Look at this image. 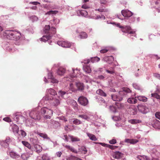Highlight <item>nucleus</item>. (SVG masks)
<instances>
[{
	"label": "nucleus",
	"instance_id": "obj_49",
	"mask_svg": "<svg viewBox=\"0 0 160 160\" xmlns=\"http://www.w3.org/2000/svg\"><path fill=\"white\" fill-rule=\"evenodd\" d=\"M5 140L6 142H7V143L8 145H9L10 142L13 141L14 139L12 137H7L6 138Z\"/></svg>",
	"mask_w": 160,
	"mask_h": 160
},
{
	"label": "nucleus",
	"instance_id": "obj_62",
	"mask_svg": "<svg viewBox=\"0 0 160 160\" xmlns=\"http://www.w3.org/2000/svg\"><path fill=\"white\" fill-rule=\"evenodd\" d=\"M133 86L135 89L139 90L140 89V86L137 83H133L132 84Z\"/></svg>",
	"mask_w": 160,
	"mask_h": 160
},
{
	"label": "nucleus",
	"instance_id": "obj_8",
	"mask_svg": "<svg viewBox=\"0 0 160 160\" xmlns=\"http://www.w3.org/2000/svg\"><path fill=\"white\" fill-rule=\"evenodd\" d=\"M43 32L44 33L47 34V35H50L52 36L53 34H55L56 31V29L55 28L50 27L49 25H45L43 29Z\"/></svg>",
	"mask_w": 160,
	"mask_h": 160
},
{
	"label": "nucleus",
	"instance_id": "obj_15",
	"mask_svg": "<svg viewBox=\"0 0 160 160\" xmlns=\"http://www.w3.org/2000/svg\"><path fill=\"white\" fill-rule=\"evenodd\" d=\"M121 12L123 16L126 18H129L133 14V13L132 12L127 9L122 10Z\"/></svg>",
	"mask_w": 160,
	"mask_h": 160
},
{
	"label": "nucleus",
	"instance_id": "obj_52",
	"mask_svg": "<svg viewBox=\"0 0 160 160\" xmlns=\"http://www.w3.org/2000/svg\"><path fill=\"white\" fill-rule=\"evenodd\" d=\"M20 118H19V123H22V122H24L25 121L26 122L27 120L26 119V118L24 117L20 114Z\"/></svg>",
	"mask_w": 160,
	"mask_h": 160
},
{
	"label": "nucleus",
	"instance_id": "obj_25",
	"mask_svg": "<svg viewBox=\"0 0 160 160\" xmlns=\"http://www.w3.org/2000/svg\"><path fill=\"white\" fill-rule=\"evenodd\" d=\"M46 92L48 94H50L52 96H55L57 94L56 91L52 88L47 89Z\"/></svg>",
	"mask_w": 160,
	"mask_h": 160
},
{
	"label": "nucleus",
	"instance_id": "obj_1",
	"mask_svg": "<svg viewBox=\"0 0 160 160\" xmlns=\"http://www.w3.org/2000/svg\"><path fill=\"white\" fill-rule=\"evenodd\" d=\"M110 23L113 25H115L117 27L120 28L121 31L123 33L127 34L128 37H130L131 36L136 37V35L135 33L136 30L132 29L130 26H122L120 25V23H116L115 22H113Z\"/></svg>",
	"mask_w": 160,
	"mask_h": 160
},
{
	"label": "nucleus",
	"instance_id": "obj_7",
	"mask_svg": "<svg viewBox=\"0 0 160 160\" xmlns=\"http://www.w3.org/2000/svg\"><path fill=\"white\" fill-rule=\"evenodd\" d=\"M57 44L59 46L65 48H71L76 51L75 44L74 43H71L67 41H58L57 42Z\"/></svg>",
	"mask_w": 160,
	"mask_h": 160
},
{
	"label": "nucleus",
	"instance_id": "obj_13",
	"mask_svg": "<svg viewBox=\"0 0 160 160\" xmlns=\"http://www.w3.org/2000/svg\"><path fill=\"white\" fill-rule=\"evenodd\" d=\"M48 79L51 82L53 83H58V81L54 77L52 72H48Z\"/></svg>",
	"mask_w": 160,
	"mask_h": 160
},
{
	"label": "nucleus",
	"instance_id": "obj_53",
	"mask_svg": "<svg viewBox=\"0 0 160 160\" xmlns=\"http://www.w3.org/2000/svg\"><path fill=\"white\" fill-rule=\"evenodd\" d=\"M22 143L25 146L27 147L28 148L30 149L31 148L30 145L27 142L24 141H22Z\"/></svg>",
	"mask_w": 160,
	"mask_h": 160
},
{
	"label": "nucleus",
	"instance_id": "obj_16",
	"mask_svg": "<svg viewBox=\"0 0 160 160\" xmlns=\"http://www.w3.org/2000/svg\"><path fill=\"white\" fill-rule=\"evenodd\" d=\"M51 99L49 100L50 101V103L53 106L57 107L60 104V100L58 99L54 98L53 97L51 98Z\"/></svg>",
	"mask_w": 160,
	"mask_h": 160
},
{
	"label": "nucleus",
	"instance_id": "obj_19",
	"mask_svg": "<svg viewBox=\"0 0 160 160\" xmlns=\"http://www.w3.org/2000/svg\"><path fill=\"white\" fill-rule=\"evenodd\" d=\"M77 13L78 16L85 17H86L88 14L87 11L85 10H78L77 11Z\"/></svg>",
	"mask_w": 160,
	"mask_h": 160
},
{
	"label": "nucleus",
	"instance_id": "obj_46",
	"mask_svg": "<svg viewBox=\"0 0 160 160\" xmlns=\"http://www.w3.org/2000/svg\"><path fill=\"white\" fill-rule=\"evenodd\" d=\"M110 47H105L104 48H102L100 51V52L102 53H104L108 52V51L110 49Z\"/></svg>",
	"mask_w": 160,
	"mask_h": 160
},
{
	"label": "nucleus",
	"instance_id": "obj_26",
	"mask_svg": "<svg viewBox=\"0 0 160 160\" xmlns=\"http://www.w3.org/2000/svg\"><path fill=\"white\" fill-rule=\"evenodd\" d=\"M125 142L132 144H135L138 142V140L136 139H126Z\"/></svg>",
	"mask_w": 160,
	"mask_h": 160
},
{
	"label": "nucleus",
	"instance_id": "obj_51",
	"mask_svg": "<svg viewBox=\"0 0 160 160\" xmlns=\"http://www.w3.org/2000/svg\"><path fill=\"white\" fill-rule=\"evenodd\" d=\"M58 12V11L56 10L52 11L50 10L47 12L45 13V15H54L56 14Z\"/></svg>",
	"mask_w": 160,
	"mask_h": 160
},
{
	"label": "nucleus",
	"instance_id": "obj_64",
	"mask_svg": "<svg viewBox=\"0 0 160 160\" xmlns=\"http://www.w3.org/2000/svg\"><path fill=\"white\" fill-rule=\"evenodd\" d=\"M153 76L156 78L160 80V74L158 73H154L153 74Z\"/></svg>",
	"mask_w": 160,
	"mask_h": 160
},
{
	"label": "nucleus",
	"instance_id": "obj_59",
	"mask_svg": "<svg viewBox=\"0 0 160 160\" xmlns=\"http://www.w3.org/2000/svg\"><path fill=\"white\" fill-rule=\"evenodd\" d=\"M35 147L36 148L37 151L38 152H40L42 151V147L38 145H36L35 146Z\"/></svg>",
	"mask_w": 160,
	"mask_h": 160
},
{
	"label": "nucleus",
	"instance_id": "obj_47",
	"mask_svg": "<svg viewBox=\"0 0 160 160\" xmlns=\"http://www.w3.org/2000/svg\"><path fill=\"white\" fill-rule=\"evenodd\" d=\"M29 18L30 20L33 22L38 21V17L35 15L31 16Z\"/></svg>",
	"mask_w": 160,
	"mask_h": 160
},
{
	"label": "nucleus",
	"instance_id": "obj_35",
	"mask_svg": "<svg viewBox=\"0 0 160 160\" xmlns=\"http://www.w3.org/2000/svg\"><path fill=\"white\" fill-rule=\"evenodd\" d=\"M127 101L128 102L130 103L135 104L137 102V100L136 98L132 97L128 98Z\"/></svg>",
	"mask_w": 160,
	"mask_h": 160
},
{
	"label": "nucleus",
	"instance_id": "obj_36",
	"mask_svg": "<svg viewBox=\"0 0 160 160\" xmlns=\"http://www.w3.org/2000/svg\"><path fill=\"white\" fill-rule=\"evenodd\" d=\"M96 93L101 96L106 97V94L101 89H98L96 91Z\"/></svg>",
	"mask_w": 160,
	"mask_h": 160
},
{
	"label": "nucleus",
	"instance_id": "obj_61",
	"mask_svg": "<svg viewBox=\"0 0 160 160\" xmlns=\"http://www.w3.org/2000/svg\"><path fill=\"white\" fill-rule=\"evenodd\" d=\"M103 70V69L102 68H99L97 70H94L93 71L94 72V73L96 74L98 72H100V73L102 72Z\"/></svg>",
	"mask_w": 160,
	"mask_h": 160
},
{
	"label": "nucleus",
	"instance_id": "obj_43",
	"mask_svg": "<svg viewBox=\"0 0 160 160\" xmlns=\"http://www.w3.org/2000/svg\"><path fill=\"white\" fill-rule=\"evenodd\" d=\"M7 142H6V140H0V144L2 147L7 148L8 147V145Z\"/></svg>",
	"mask_w": 160,
	"mask_h": 160
},
{
	"label": "nucleus",
	"instance_id": "obj_41",
	"mask_svg": "<svg viewBox=\"0 0 160 160\" xmlns=\"http://www.w3.org/2000/svg\"><path fill=\"white\" fill-rule=\"evenodd\" d=\"M90 60L93 63L99 62L100 60V58L97 57H95L91 58Z\"/></svg>",
	"mask_w": 160,
	"mask_h": 160
},
{
	"label": "nucleus",
	"instance_id": "obj_14",
	"mask_svg": "<svg viewBox=\"0 0 160 160\" xmlns=\"http://www.w3.org/2000/svg\"><path fill=\"white\" fill-rule=\"evenodd\" d=\"M114 59L113 56H106L103 57L102 60L108 63L109 64H111L114 61Z\"/></svg>",
	"mask_w": 160,
	"mask_h": 160
},
{
	"label": "nucleus",
	"instance_id": "obj_45",
	"mask_svg": "<svg viewBox=\"0 0 160 160\" xmlns=\"http://www.w3.org/2000/svg\"><path fill=\"white\" fill-rule=\"evenodd\" d=\"M29 157V155L28 153H24L21 156V158L24 160H27Z\"/></svg>",
	"mask_w": 160,
	"mask_h": 160
},
{
	"label": "nucleus",
	"instance_id": "obj_50",
	"mask_svg": "<svg viewBox=\"0 0 160 160\" xmlns=\"http://www.w3.org/2000/svg\"><path fill=\"white\" fill-rule=\"evenodd\" d=\"M155 122L154 127H155V128L160 129V122L157 120H156Z\"/></svg>",
	"mask_w": 160,
	"mask_h": 160
},
{
	"label": "nucleus",
	"instance_id": "obj_33",
	"mask_svg": "<svg viewBox=\"0 0 160 160\" xmlns=\"http://www.w3.org/2000/svg\"><path fill=\"white\" fill-rule=\"evenodd\" d=\"M87 134L91 140L96 141L97 140V138L94 135L88 132L87 133Z\"/></svg>",
	"mask_w": 160,
	"mask_h": 160
},
{
	"label": "nucleus",
	"instance_id": "obj_30",
	"mask_svg": "<svg viewBox=\"0 0 160 160\" xmlns=\"http://www.w3.org/2000/svg\"><path fill=\"white\" fill-rule=\"evenodd\" d=\"M12 128L13 133H18L19 128L17 125L15 124H13V125L12 126Z\"/></svg>",
	"mask_w": 160,
	"mask_h": 160
},
{
	"label": "nucleus",
	"instance_id": "obj_9",
	"mask_svg": "<svg viewBox=\"0 0 160 160\" xmlns=\"http://www.w3.org/2000/svg\"><path fill=\"white\" fill-rule=\"evenodd\" d=\"M151 152L152 159H148L147 157H146V160H160V159L158 158V155H160V153L157 151L156 149L153 148Z\"/></svg>",
	"mask_w": 160,
	"mask_h": 160
},
{
	"label": "nucleus",
	"instance_id": "obj_60",
	"mask_svg": "<svg viewBox=\"0 0 160 160\" xmlns=\"http://www.w3.org/2000/svg\"><path fill=\"white\" fill-rule=\"evenodd\" d=\"M59 95L62 98H64V96L67 94L66 92L62 91H59L58 92Z\"/></svg>",
	"mask_w": 160,
	"mask_h": 160
},
{
	"label": "nucleus",
	"instance_id": "obj_55",
	"mask_svg": "<svg viewBox=\"0 0 160 160\" xmlns=\"http://www.w3.org/2000/svg\"><path fill=\"white\" fill-rule=\"evenodd\" d=\"M157 93H152L151 94V96L157 99H160V95H159Z\"/></svg>",
	"mask_w": 160,
	"mask_h": 160
},
{
	"label": "nucleus",
	"instance_id": "obj_22",
	"mask_svg": "<svg viewBox=\"0 0 160 160\" xmlns=\"http://www.w3.org/2000/svg\"><path fill=\"white\" fill-rule=\"evenodd\" d=\"M52 36L50 35H43L42 37L40 38V40L42 42H46L47 41L50 39Z\"/></svg>",
	"mask_w": 160,
	"mask_h": 160
},
{
	"label": "nucleus",
	"instance_id": "obj_28",
	"mask_svg": "<svg viewBox=\"0 0 160 160\" xmlns=\"http://www.w3.org/2000/svg\"><path fill=\"white\" fill-rule=\"evenodd\" d=\"M26 125L27 126L32 127L36 125V123L33 122L32 120H27L26 122Z\"/></svg>",
	"mask_w": 160,
	"mask_h": 160
},
{
	"label": "nucleus",
	"instance_id": "obj_44",
	"mask_svg": "<svg viewBox=\"0 0 160 160\" xmlns=\"http://www.w3.org/2000/svg\"><path fill=\"white\" fill-rule=\"evenodd\" d=\"M9 154L11 158H18L19 156L16 153L13 152H9Z\"/></svg>",
	"mask_w": 160,
	"mask_h": 160
},
{
	"label": "nucleus",
	"instance_id": "obj_21",
	"mask_svg": "<svg viewBox=\"0 0 160 160\" xmlns=\"http://www.w3.org/2000/svg\"><path fill=\"white\" fill-rule=\"evenodd\" d=\"M75 84L77 88V90L81 91L84 89V86L83 83L79 82H76Z\"/></svg>",
	"mask_w": 160,
	"mask_h": 160
},
{
	"label": "nucleus",
	"instance_id": "obj_4",
	"mask_svg": "<svg viewBox=\"0 0 160 160\" xmlns=\"http://www.w3.org/2000/svg\"><path fill=\"white\" fill-rule=\"evenodd\" d=\"M131 92V90L130 89L128 88H124L122 91H120L118 92L112 94V98L114 101H120L122 100L124 95Z\"/></svg>",
	"mask_w": 160,
	"mask_h": 160
},
{
	"label": "nucleus",
	"instance_id": "obj_12",
	"mask_svg": "<svg viewBox=\"0 0 160 160\" xmlns=\"http://www.w3.org/2000/svg\"><path fill=\"white\" fill-rule=\"evenodd\" d=\"M138 108L140 112L143 114L146 113L149 111V109L148 107L142 105H139L138 106Z\"/></svg>",
	"mask_w": 160,
	"mask_h": 160
},
{
	"label": "nucleus",
	"instance_id": "obj_56",
	"mask_svg": "<svg viewBox=\"0 0 160 160\" xmlns=\"http://www.w3.org/2000/svg\"><path fill=\"white\" fill-rule=\"evenodd\" d=\"M99 100L98 102L100 103L102 105L105 106L106 104V102L102 98L99 97L98 98Z\"/></svg>",
	"mask_w": 160,
	"mask_h": 160
},
{
	"label": "nucleus",
	"instance_id": "obj_34",
	"mask_svg": "<svg viewBox=\"0 0 160 160\" xmlns=\"http://www.w3.org/2000/svg\"><path fill=\"white\" fill-rule=\"evenodd\" d=\"M68 137L72 142H78L80 141V139L76 137L71 135H68Z\"/></svg>",
	"mask_w": 160,
	"mask_h": 160
},
{
	"label": "nucleus",
	"instance_id": "obj_38",
	"mask_svg": "<svg viewBox=\"0 0 160 160\" xmlns=\"http://www.w3.org/2000/svg\"><path fill=\"white\" fill-rule=\"evenodd\" d=\"M38 135L44 139H49L50 138L45 133L38 132Z\"/></svg>",
	"mask_w": 160,
	"mask_h": 160
},
{
	"label": "nucleus",
	"instance_id": "obj_40",
	"mask_svg": "<svg viewBox=\"0 0 160 160\" xmlns=\"http://www.w3.org/2000/svg\"><path fill=\"white\" fill-rule=\"evenodd\" d=\"M79 37L81 39L86 38L88 37V35L85 32H81L79 35Z\"/></svg>",
	"mask_w": 160,
	"mask_h": 160
},
{
	"label": "nucleus",
	"instance_id": "obj_6",
	"mask_svg": "<svg viewBox=\"0 0 160 160\" xmlns=\"http://www.w3.org/2000/svg\"><path fill=\"white\" fill-rule=\"evenodd\" d=\"M40 110V113L41 115H43L44 118L46 119H50L52 115V111L51 109L43 107L41 108H39Z\"/></svg>",
	"mask_w": 160,
	"mask_h": 160
},
{
	"label": "nucleus",
	"instance_id": "obj_39",
	"mask_svg": "<svg viewBox=\"0 0 160 160\" xmlns=\"http://www.w3.org/2000/svg\"><path fill=\"white\" fill-rule=\"evenodd\" d=\"M138 100L143 102H146L147 101V98L143 96H139L137 97Z\"/></svg>",
	"mask_w": 160,
	"mask_h": 160
},
{
	"label": "nucleus",
	"instance_id": "obj_37",
	"mask_svg": "<svg viewBox=\"0 0 160 160\" xmlns=\"http://www.w3.org/2000/svg\"><path fill=\"white\" fill-rule=\"evenodd\" d=\"M78 117L87 121H89L90 119L89 117L87 115L85 114L79 115L78 116Z\"/></svg>",
	"mask_w": 160,
	"mask_h": 160
},
{
	"label": "nucleus",
	"instance_id": "obj_42",
	"mask_svg": "<svg viewBox=\"0 0 160 160\" xmlns=\"http://www.w3.org/2000/svg\"><path fill=\"white\" fill-rule=\"evenodd\" d=\"M66 159L67 160H82L80 158L72 155H71L69 157H67Z\"/></svg>",
	"mask_w": 160,
	"mask_h": 160
},
{
	"label": "nucleus",
	"instance_id": "obj_24",
	"mask_svg": "<svg viewBox=\"0 0 160 160\" xmlns=\"http://www.w3.org/2000/svg\"><path fill=\"white\" fill-rule=\"evenodd\" d=\"M63 146L69 150L75 153H78V151L76 149H75L73 147L69 145H65L64 144H63Z\"/></svg>",
	"mask_w": 160,
	"mask_h": 160
},
{
	"label": "nucleus",
	"instance_id": "obj_18",
	"mask_svg": "<svg viewBox=\"0 0 160 160\" xmlns=\"http://www.w3.org/2000/svg\"><path fill=\"white\" fill-rule=\"evenodd\" d=\"M123 154L119 151L113 152L112 154V157L118 159L122 158Z\"/></svg>",
	"mask_w": 160,
	"mask_h": 160
},
{
	"label": "nucleus",
	"instance_id": "obj_11",
	"mask_svg": "<svg viewBox=\"0 0 160 160\" xmlns=\"http://www.w3.org/2000/svg\"><path fill=\"white\" fill-rule=\"evenodd\" d=\"M78 100L79 103L83 106H86L88 103V99L87 98L83 96L80 97Z\"/></svg>",
	"mask_w": 160,
	"mask_h": 160
},
{
	"label": "nucleus",
	"instance_id": "obj_3",
	"mask_svg": "<svg viewBox=\"0 0 160 160\" xmlns=\"http://www.w3.org/2000/svg\"><path fill=\"white\" fill-rule=\"evenodd\" d=\"M68 76L64 78V80L71 82L74 80V78L78 77L81 75V72L79 69L76 68L75 69L72 68L67 71Z\"/></svg>",
	"mask_w": 160,
	"mask_h": 160
},
{
	"label": "nucleus",
	"instance_id": "obj_54",
	"mask_svg": "<svg viewBox=\"0 0 160 160\" xmlns=\"http://www.w3.org/2000/svg\"><path fill=\"white\" fill-rule=\"evenodd\" d=\"M69 89L72 92L77 91V89L74 87L72 83H70L69 84Z\"/></svg>",
	"mask_w": 160,
	"mask_h": 160
},
{
	"label": "nucleus",
	"instance_id": "obj_57",
	"mask_svg": "<svg viewBox=\"0 0 160 160\" xmlns=\"http://www.w3.org/2000/svg\"><path fill=\"white\" fill-rule=\"evenodd\" d=\"M146 157H147L148 159H150L146 156H144L142 157L141 156H138L137 157V158L139 160H146Z\"/></svg>",
	"mask_w": 160,
	"mask_h": 160
},
{
	"label": "nucleus",
	"instance_id": "obj_10",
	"mask_svg": "<svg viewBox=\"0 0 160 160\" xmlns=\"http://www.w3.org/2000/svg\"><path fill=\"white\" fill-rule=\"evenodd\" d=\"M48 95H46V96L43 98L39 103L38 106V108H39V107L40 108L42 106H44V104L47 103V101L51 99V98Z\"/></svg>",
	"mask_w": 160,
	"mask_h": 160
},
{
	"label": "nucleus",
	"instance_id": "obj_58",
	"mask_svg": "<svg viewBox=\"0 0 160 160\" xmlns=\"http://www.w3.org/2000/svg\"><path fill=\"white\" fill-rule=\"evenodd\" d=\"M72 105L73 106L74 109L76 110L78 109V104L74 100H72Z\"/></svg>",
	"mask_w": 160,
	"mask_h": 160
},
{
	"label": "nucleus",
	"instance_id": "obj_29",
	"mask_svg": "<svg viewBox=\"0 0 160 160\" xmlns=\"http://www.w3.org/2000/svg\"><path fill=\"white\" fill-rule=\"evenodd\" d=\"M84 71L87 73H89L91 72V69L89 66L85 65L83 66Z\"/></svg>",
	"mask_w": 160,
	"mask_h": 160
},
{
	"label": "nucleus",
	"instance_id": "obj_31",
	"mask_svg": "<svg viewBox=\"0 0 160 160\" xmlns=\"http://www.w3.org/2000/svg\"><path fill=\"white\" fill-rule=\"evenodd\" d=\"M128 122L132 124H136L141 122V120L138 119H132L128 121Z\"/></svg>",
	"mask_w": 160,
	"mask_h": 160
},
{
	"label": "nucleus",
	"instance_id": "obj_32",
	"mask_svg": "<svg viewBox=\"0 0 160 160\" xmlns=\"http://www.w3.org/2000/svg\"><path fill=\"white\" fill-rule=\"evenodd\" d=\"M106 72L108 73L112 74L115 73L114 68L113 67H111L108 69H106Z\"/></svg>",
	"mask_w": 160,
	"mask_h": 160
},
{
	"label": "nucleus",
	"instance_id": "obj_63",
	"mask_svg": "<svg viewBox=\"0 0 160 160\" xmlns=\"http://www.w3.org/2000/svg\"><path fill=\"white\" fill-rule=\"evenodd\" d=\"M110 110L114 113L116 112V110L115 107L113 106H110L109 107Z\"/></svg>",
	"mask_w": 160,
	"mask_h": 160
},
{
	"label": "nucleus",
	"instance_id": "obj_5",
	"mask_svg": "<svg viewBox=\"0 0 160 160\" xmlns=\"http://www.w3.org/2000/svg\"><path fill=\"white\" fill-rule=\"evenodd\" d=\"M39 108H37L33 109L31 111H28L24 112L23 114L27 117L28 115L32 118L35 120H39L41 118V115L40 112L39 113Z\"/></svg>",
	"mask_w": 160,
	"mask_h": 160
},
{
	"label": "nucleus",
	"instance_id": "obj_17",
	"mask_svg": "<svg viewBox=\"0 0 160 160\" xmlns=\"http://www.w3.org/2000/svg\"><path fill=\"white\" fill-rule=\"evenodd\" d=\"M88 18H92L96 20L100 19L102 20H105V17L102 15H101L96 14H95V15H91L90 16H88Z\"/></svg>",
	"mask_w": 160,
	"mask_h": 160
},
{
	"label": "nucleus",
	"instance_id": "obj_2",
	"mask_svg": "<svg viewBox=\"0 0 160 160\" xmlns=\"http://www.w3.org/2000/svg\"><path fill=\"white\" fill-rule=\"evenodd\" d=\"M4 35L8 39L14 40H19L21 36L19 32L11 30H5L4 32Z\"/></svg>",
	"mask_w": 160,
	"mask_h": 160
},
{
	"label": "nucleus",
	"instance_id": "obj_20",
	"mask_svg": "<svg viewBox=\"0 0 160 160\" xmlns=\"http://www.w3.org/2000/svg\"><path fill=\"white\" fill-rule=\"evenodd\" d=\"M66 72V70L64 68L62 67H60L57 70L56 72V73L58 75L62 76L64 75Z\"/></svg>",
	"mask_w": 160,
	"mask_h": 160
},
{
	"label": "nucleus",
	"instance_id": "obj_27",
	"mask_svg": "<svg viewBox=\"0 0 160 160\" xmlns=\"http://www.w3.org/2000/svg\"><path fill=\"white\" fill-rule=\"evenodd\" d=\"M20 114H18V113L13 114L12 117L13 118V120L17 122H19V118H20Z\"/></svg>",
	"mask_w": 160,
	"mask_h": 160
},
{
	"label": "nucleus",
	"instance_id": "obj_23",
	"mask_svg": "<svg viewBox=\"0 0 160 160\" xmlns=\"http://www.w3.org/2000/svg\"><path fill=\"white\" fill-rule=\"evenodd\" d=\"M60 22L59 19L57 18H54L50 21V23L52 24V27L55 28Z\"/></svg>",
	"mask_w": 160,
	"mask_h": 160
},
{
	"label": "nucleus",
	"instance_id": "obj_48",
	"mask_svg": "<svg viewBox=\"0 0 160 160\" xmlns=\"http://www.w3.org/2000/svg\"><path fill=\"white\" fill-rule=\"evenodd\" d=\"M73 124L76 125H79L81 124L82 122L76 118H73L72 119Z\"/></svg>",
	"mask_w": 160,
	"mask_h": 160
}]
</instances>
